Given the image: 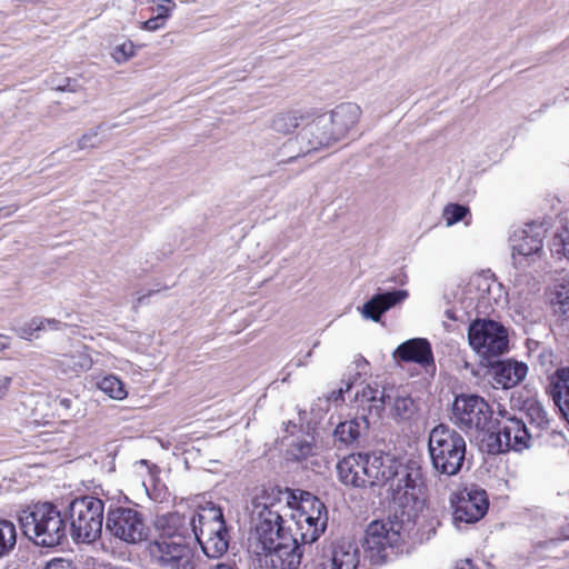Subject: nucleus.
<instances>
[{
	"label": "nucleus",
	"instance_id": "nucleus-1",
	"mask_svg": "<svg viewBox=\"0 0 569 569\" xmlns=\"http://www.w3.org/2000/svg\"><path fill=\"white\" fill-rule=\"evenodd\" d=\"M192 538L209 558H219L228 550L229 535L220 508L211 506L189 516L172 512L163 517L161 533L148 545L151 563L158 569H196Z\"/></svg>",
	"mask_w": 569,
	"mask_h": 569
},
{
	"label": "nucleus",
	"instance_id": "nucleus-2",
	"mask_svg": "<svg viewBox=\"0 0 569 569\" xmlns=\"http://www.w3.org/2000/svg\"><path fill=\"white\" fill-rule=\"evenodd\" d=\"M19 521L24 536L37 546L52 548L67 538L66 517L51 502L36 503L22 510Z\"/></svg>",
	"mask_w": 569,
	"mask_h": 569
},
{
	"label": "nucleus",
	"instance_id": "nucleus-3",
	"mask_svg": "<svg viewBox=\"0 0 569 569\" xmlns=\"http://www.w3.org/2000/svg\"><path fill=\"white\" fill-rule=\"evenodd\" d=\"M415 523L399 519L398 511L387 519L371 521L365 533L363 546L373 563L385 562L407 539L413 536Z\"/></svg>",
	"mask_w": 569,
	"mask_h": 569
},
{
	"label": "nucleus",
	"instance_id": "nucleus-4",
	"mask_svg": "<svg viewBox=\"0 0 569 569\" xmlns=\"http://www.w3.org/2000/svg\"><path fill=\"white\" fill-rule=\"evenodd\" d=\"M68 532L76 543L90 545L102 533L104 502L92 495L73 498L67 506Z\"/></svg>",
	"mask_w": 569,
	"mask_h": 569
},
{
	"label": "nucleus",
	"instance_id": "nucleus-5",
	"mask_svg": "<svg viewBox=\"0 0 569 569\" xmlns=\"http://www.w3.org/2000/svg\"><path fill=\"white\" fill-rule=\"evenodd\" d=\"M466 440L453 428L440 423L429 433L428 450L433 469L446 476H456L466 459Z\"/></svg>",
	"mask_w": 569,
	"mask_h": 569
},
{
	"label": "nucleus",
	"instance_id": "nucleus-6",
	"mask_svg": "<svg viewBox=\"0 0 569 569\" xmlns=\"http://www.w3.org/2000/svg\"><path fill=\"white\" fill-rule=\"evenodd\" d=\"M292 492L279 487L263 488L252 499L251 518L254 522L256 533L266 537L272 528L283 526V517L290 509Z\"/></svg>",
	"mask_w": 569,
	"mask_h": 569
},
{
	"label": "nucleus",
	"instance_id": "nucleus-7",
	"mask_svg": "<svg viewBox=\"0 0 569 569\" xmlns=\"http://www.w3.org/2000/svg\"><path fill=\"white\" fill-rule=\"evenodd\" d=\"M257 535L256 552L263 556V561L272 569H296L301 562L302 550L298 539L287 535L284 526L272 528L264 535Z\"/></svg>",
	"mask_w": 569,
	"mask_h": 569
},
{
	"label": "nucleus",
	"instance_id": "nucleus-8",
	"mask_svg": "<svg viewBox=\"0 0 569 569\" xmlns=\"http://www.w3.org/2000/svg\"><path fill=\"white\" fill-rule=\"evenodd\" d=\"M391 499L399 508V519H409L417 525L419 512L426 507L423 481L419 468L408 466L390 485Z\"/></svg>",
	"mask_w": 569,
	"mask_h": 569
},
{
	"label": "nucleus",
	"instance_id": "nucleus-9",
	"mask_svg": "<svg viewBox=\"0 0 569 569\" xmlns=\"http://www.w3.org/2000/svg\"><path fill=\"white\" fill-rule=\"evenodd\" d=\"M360 562V549L357 542L340 539L323 542L316 547L307 569H357Z\"/></svg>",
	"mask_w": 569,
	"mask_h": 569
},
{
	"label": "nucleus",
	"instance_id": "nucleus-10",
	"mask_svg": "<svg viewBox=\"0 0 569 569\" xmlns=\"http://www.w3.org/2000/svg\"><path fill=\"white\" fill-rule=\"evenodd\" d=\"M302 545L315 542L327 527L328 516L325 503L316 496L305 492L296 513L291 515Z\"/></svg>",
	"mask_w": 569,
	"mask_h": 569
},
{
	"label": "nucleus",
	"instance_id": "nucleus-11",
	"mask_svg": "<svg viewBox=\"0 0 569 569\" xmlns=\"http://www.w3.org/2000/svg\"><path fill=\"white\" fill-rule=\"evenodd\" d=\"M492 410L488 402L477 395L457 396L452 405V422L465 431L490 429Z\"/></svg>",
	"mask_w": 569,
	"mask_h": 569
},
{
	"label": "nucleus",
	"instance_id": "nucleus-12",
	"mask_svg": "<svg viewBox=\"0 0 569 569\" xmlns=\"http://www.w3.org/2000/svg\"><path fill=\"white\" fill-rule=\"evenodd\" d=\"M470 347L482 358L498 357L508 350V333L493 320H476L469 326Z\"/></svg>",
	"mask_w": 569,
	"mask_h": 569
},
{
	"label": "nucleus",
	"instance_id": "nucleus-13",
	"mask_svg": "<svg viewBox=\"0 0 569 569\" xmlns=\"http://www.w3.org/2000/svg\"><path fill=\"white\" fill-rule=\"evenodd\" d=\"M106 529L114 538L131 545L146 540L149 532L143 515L129 507H117L108 510Z\"/></svg>",
	"mask_w": 569,
	"mask_h": 569
},
{
	"label": "nucleus",
	"instance_id": "nucleus-14",
	"mask_svg": "<svg viewBox=\"0 0 569 569\" xmlns=\"http://www.w3.org/2000/svg\"><path fill=\"white\" fill-rule=\"evenodd\" d=\"M450 505L453 509V525L457 529H461L462 525L478 522L486 516L489 499L485 489L471 486L452 493Z\"/></svg>",
	"mask_w": 569,
	"mask_h": 569
},
{
	"label": "nucleus",
	"instance_id": "nucleus-15",
	"mask_svg": "<svg viewBox=\"0 0 569 569\" xmlns=\"http://www.w3.org/2000/svg\"><path fill=\"white\" fill-rule=\"evenodd\" d=\"M546 229L539 223H527L510 237L513 264L525 268L541 258Z\"/></svg>",
	"mask_w": 569,
	"mask_h": 569
},
{
	"label": "nucleus",
	"instance_id": "nucleus-16",
	"mask_svg": "<svg viewBox=\"0 0 569 569\" xmlns=\"http://www.w3.org/2000/svg\"><path fill=\"white\" fill-rule=\"evenodd\" d=\"M298 139L303 153L329 147L340 140L339 137L336 136V131L332 128V120L327 117V113L317 117L312 122L308 123L299 133Z\"/></svg>",
	"mask_w": 569,
	"mask_h": 569
},
{
	"label": "nucleus",
	"instance_id": "nucleus-17",
	"mask_svg": "<svg viewBox=\"0 0 569 569\" xmlns=\"http://www.w3.org/2000/svg\"><path fill=\"white\" fill-rule=\"evenodd\" d=\"M366 477L368 486L385 485L393 481L401 473L402 468H408L400 463L393 456L383 452L365 453Z\"/></svg>",
	"mask_w": 569,
	"mask_h": 569
},
{
	"label": "nucleus",
	"instance_id": "nucleus-18",
	"mask_svg": "<svg viewBox=\"0 0 569 569\" xmlns=\"http://www.w3.org/2000/svg\"><path fill=\"white\" fill-rule=\"evenodd\" d=\"M498 451H522L529 447L530 433L526 423L516 417H509L498 427L496 433Z\"/></svg>",
	"mask_w": 569,
	"mask_h": 569
},
{
	"label": "nucleus",
	"instance_id": "nucleus-19",
	"mask_svg": "<svg viewBox=\"0 0 569 569\" xmlns=\"http://www.w3.org/2000/svg\"><path fill=\"white\" fill-rule=\"evenodd\" d=\"M393 357L425 368L435 365L431 345L425 338H413L400 343L395 350Z\"/></svg>",
	"mask_w": 569,
	"mask_h": 569
},
{
	"label": "nucleus",
	"instance_id": "nucleus-20",
	"mask_svg": "<svg viewBox=\"0 0 569 569\" xmlns=\"http://www.w3.org/2000/svg\"><path fill=\"white\" fill-rule=\"evenodd\" d=\"M407 297L408 292L402 289L376 293L362 306L361 315L365 319L378 322L385 312L405 301Z\"/></svg>",
	"mask_w": 569,
	"mask_h": 569
},
{
	"label": "nucleus",
	"instance_id": "nucleus-21",
	"mask_svg": "<svg viewBox=\"0 0 569 569\" xmlns=\"http://www.w3.org/2000/svg\"><path fill=\"white\" fill-rule=\"evenodd\" d=\"M365 453H352L337 463L339 480L356 488L368 487L366 475Z\"/></svg>",
	"mask_w": 569,
	"mask_h": 569
},
{
	"label": "nucleus",
	"instance_id": "nucleus-22",
	"mask_svg": "<svg viewBox=\"0 0 569 569\" xmlns=\"http://www.w3.org/2000/svg\"><path fill=\"white\" fill-rule=\"evenodd\" d=\"M493 382L502 389H510L525 380L528 367L516 360H500L491 366Z\"/></svg>",
	"mask_w": 569,
	"mask_h": 569
},
{
	"label": "nucleus",
	"instance_id": "nucleus-23",
	"mask_svg": "<svg viewBox=\"0 0 569 569\" xmlns=\"http://www.w3.org/2000/svg\"><path fill=\"white\" fill-rule=\"evenodd\" d=\"M360 116V107L352 102L341 103L327 113V117L332 120V128L340 140L358 123Z\"/></svg>",
	"mask_w": 569,
	"mask_h": 569
},
{
	"label": "nucleus",
	"instance_id": "nucleus-24",
	"mask_svg": "<svg viewBox=\"0 0 569 569\" xmlns=\"http://www.w3.org/2000/svg\"><path fill=\"white\" fill-rule=\"evenodd\" d=\"M386 405L391 406L390 415L397 421H408L417 412L415 400L400 389H388Z\"/></svg>",
	"mask_w": 569,
	"mask_h": 569
},
{
	"label": "nucleus",
	"instance_id": "nucleus-25",
	"mask_svg": "<svg viewBox=\"0 0 569 569\" xmlns=\"http://www.w3.org/2000/svg\"><path fill=\"white\" fill-rule=\"evenodd\" d=\"M549 392L569 422V367L557 369L550 377Z\"/></svg>",
	"mask_w": 569,
	"mask_h": 569
},
{
	"label": "nucleus",
	"instance_id": "nucleus-26",
	"mask_svg": "<svg viewBox=\"0 0 569 569\" xmlns=\"http://www.w3.org/2000/svg\"><path fill=\"white\" fill-rule=\"evenodd\" d=\"M288 459L301 461L317 453L315 437L309 433L290 435L283 438Z\"/></svg>",
	"mask_w": 569,
	"mask_h": 569
},
{
	"label": "nucleus",
	"instance_id": "nucleus-27",
	"mask_svg": "<svg viewBox=\"0 0 569 569\" xmlns=\"http://www.w3.org/2000/svg\"><path fill=\"white\" fill-rule=\"evenodd\" d=\"M56 361L58 368L64 375H78L88 371L93 362L86 346L74 349L70 353L60 355Z\"/></svg>",
	"mask_w": 569,
	"mask_h": 569
},
{
	"label": "nucleus",
	"instance_id": "nucleus-28",
	"mask_svg": "<svg viewBox=\"0 0 569 569\" xmlns=\"http://www.w3.org/2000/svg\"><path fill=\"white\" fill-rule=\"evenodd\" d=\"M369 429V420L362 415L351 420L340 422L335 429V437L342 443L351 445Z\"/></svg>",
	"mask_w": 569,
	"mask_h": 569
},
{
	"label": "nucleus",
	"instance_id": "nucleus-29",
	"mask_svg": "<svg viewBox=\"0 0 569 569\" xmlns=\"http://www.w3.org/2000/svg\"><path fill=\"white\" fill-rule=\"evenodd\" d=\"M389 388L379 389L377 386L367 385L357 390L355 400L360 405L369 403V412L380 416L386 406V396Z\"/></svg>",
	"mask_w": 569,
	"mask_h": 569
},
{
	"label": "nucleus",
	"instance_id": "nucleus-30",
	"mask_svg": "<svg viewBox=\"0 0 569 569\" xmlns=\"http://www.w3.org/2000/svg\"><path fill=\"white\" fill-rule=\"evenodd\" d=\"M67 325L56 319L32 318L22 326L13 328L14 332L24 340L38 337V332L44 330H62Z\"/></svg>",
	"mask_w": 569,
	"mask_h": 569
},
{
	"label": "nucleus",
	"instance_id": "nucleus-31",
	"mask_svg": "<svg viewBox=\"0 0 569 569\" xmlns=\"http://www.w3.org/2000/svg\"><path fill=\"white\" fill-rule=\"evenodd\" d=\"M17 528L7 519H0V560L10 556L17 546Z\"/></svg>",
	"mask_w": 569,
	"mask_h": 569
},
{
	"label": "nucleus",
	"instance_id": "nucleus-32",
	"mask_svg": "<svg viewBox=\"0 0 569 569\" xmlns=\"http://www.w3.org/2000/svg\"><path fill=\"white\" fill-rule=\"evenodd\" d=\"M540 290L538 282L528 274H519L515 278L512 295L523 301H531L532 297Z\"/></svg>",
	"mask_w": 569,
	"mask_h": 569
},
{
	"label": "nucleus",
	"instance_id": "nucleus-33",
	"mask_svg": "<svg viewBox=\"0 0 569 569\" xmlns=\"http://www.w3.org/2000/svg\"><path fill=\"white\" fill-rule=\"evenodd\" d=\"M53 405L58 413L66 418H77L83 416L81 409V401L78 397H61L58 396L53 400Z\"/></svg>",
	"mask_w": 569,
	"mask_h": 569
},
{
	"label": "nucleus",
	"instance_id": "nucleus-34",
	"mask_svg": "<svg viewBox=\"0 0 569 569\" xmlns=\"http://www.w3.org/2000/svg\"><path fill=\"white\" fill-rule=\"evenodd\" d=\"M99 388L112 399L122 400L127 397L123 382L116 376H108L101 379Z\"/></svg>",
	"mask_w": 569,
	"mask_h": 569
},
{
	"label": "nucleus",
	"instance_id": "nucleus-35",
	"mask_svg": "<svg viewBox=\"0 0 569 569\" xmlns=\"http://www.w3.org/2000/svg\"><path fill=\"white\" fill-rule=\"evenodd\" d=\"M298 120L296 112L279 113L272 120V129L283 134L290 133L298 127Z\"/></svg>",
	"mask_w": 569,
	"mask_h": 569
},
{
	"label": "nucleus",
	"instance_id": "nucleus-36",
	"mask_svg": "<svg viewBox=\"0 0 569 569\" xmlns=\"http://www.w3.org/2000/svg\"><path fill=\"white\" fill-rule=\"evenodd\" d=\"M148 2L152 4L149 8L151 13L161 18L166 22L171 17L173 10L177 7L173 0H148Z\"/></svg>",
	"mask_w": 569,
	"mask_h": 569
},
{
	"label": "nucleus",
	"instance_id": "nucleus-37",
	"mask_svg": "<svg viewBox=\"0 0 569 569\" xmlns=\"http://www.w3.org/2000/svg\"><path fill=\"white\" fill-rule=\"evenodd\" d=\"M551 250L569 260V227L562 228L555 234Z\"/></svg>",
	"mask_w": 569,
	"mask_h": 569
},
{
	"label": "nucleus",
	"instance_id": "nucleus-38",
	"mask_svg": "<svg viewBox=\"0 0 569 569\" xmlns=\"http://www.w3.org/2000/svg\"><path fill=\"white\" fill-rule=\"evenodd\" d=\"M468 212L469 209L467 207L458 203H452L445 207L442 216L443 219L446 220L447 226H452L461 221Z\"/></svg>",
	"mask_w": 569,
	"mask_h": 569
},
{
	"label": "nucleus",
	"instance_id": "nucleus-39",
	"mask_svg": "<svg viewBox=\"0 0 569 569\" xmlns=\"http://www.w3.org/2000/svg\"><path fill=\"white\" fill-rule=\"evenodd\" d=\"M103 130V126H99L96 129L89 130L78 140V149L83 150L87 148H97L101 146L102 138H100V132Z\"/></svg>",
	"mask_w": 569,
	"mask_h": 569
},
{
	"label": "nucleus",
	"instance_id": "nucleus-40",
	"mask_svg": "<svg viewBox=\"0 0 569 569\" xmlns=\"http://www.w3.org/2000/svg\"><path fill=\"white\" fill-rule=\"evenodd\" d=\"M134 54V44L132 41H124L113 48L112 57L117 63L129 60Z\"/></svg>",
	"mask_w": 569,
	"mask_h": 569
},
{
	"label": "nucleus",
	"instance_id": "nucleus-41",
	"mask_svg": "<svg viewBox=\"0 0 569 569\" xmlns=\"http://www.w3.org/2000/svg\"><path fill=\"white\" fill-rule=\"evenodd\" d=\"M528 416L540 428L548 423L547 411L539 403L531 405L528 408Z\"/></svg>",
	"mask_w": 569,
	"mask_h": 569
},
{
	"label": "nucleus",
	"instance_id": "nucleus-42",
	"mask_svg": "<svg viewBox=\"0 0 569 569\" xmlns=\"http://www.w3.org/2000/svg\"><path fill=\"white\" fill-rule=\"evenodd\" d=\"M166 26V21L152 14L151 18L142 22L141 29L147 31H157Z\"/></svg>",
	"mask_w": 569,
	"mask_h": 569
},
{
	"label": "nucleus",
	"instance_id": "nucleus-43",
	"mask_svg": "<svg viewBox=\"0 0 569 569\" xmlns=\"http://www.w3.org/2000/svg\"><path fill=\"white\" fill-rule=\"evenodd\" d=\"M352 387V382L350 381H347L346 382V387H341L339 390L337 391H333L331 393V396L329 397V400L336 402V403H339V402H342L343 401V393L349 391Z\"/></svg>",
	"mask_w": 569,
	"mask_h": 569
},
{
	"label": "nucleus",
	"instance_id": "nucleus-44",
	"mask_svg": "<svg viewBox=\"0 0 569 569\" xmlns=\"http://www.w3.org/2000/svg\"><path fill=\"white\" fill-rule=\"evenodd\" d=\"M18 209H19V206L16 203L2 207V208H0V218H9L16 211H18Z\"/></svg>",
	"mask_w": 569,
	"mask_h": 569
},
{
	"label": "nucleus",
	"instance_id": "nucleus-45",
	"mask_svg": "<svg viewBox=\"0 0 569 569\" xmlns=\"http://www.w3.org/2000/svg\"><path fill=\"white\" fill-rule=\"evenodd\" d=\"M11 383V377L0 375V399L6 395Z\"/></svg>",
	"mask_w": 569,
	"mask_h": 569
},
{
	"label": "nucleus",
	"instance_id": "nucleus-46",
	"mask_svg": "<svg viewBox=\"0 0 569 569\" xmlns=\"http://www.w3.org/2000/svg\"><path fill=\"white\" fill-rule=\"evenodd\" d=\"M311 355H312L311 351L307 352L302 358L297 359L295 362L291 361L287 366V368L292 366V365H295L296 367H303V366H306L307 365V360L311 357Z\"/></svg>",
	"mask_w": 569,
	"mask_h": 569
},
{
	"label": "nucleus",
	"instance_id": "nucleus-47",
	"mask_svg": "<svg viewBox=\"0 0 569 569\" xmlns=\"http://www.w3.org/2000/svg\"><path fill=\"white\" fill-rule=\"evenodd\" d=\"M551 358H552V352L548 351V350H545L539 355V360L541 361L542 365H545L547 362L551 363Z\"/></svg>",
	"mask_w": 569,
	"mask_h": 569
},
{
	"label": "nucleus",
	"instance_id": "nucleus-48",
	"mask_svg": "<svg viewBox=\"0 0 569 569\" xmlns=\"http://www.w3.org/2000/svg\"><path fill=\"white\" fill-rule=\"evenodd\" d=\"M455 569H473L472 562L470 559L460 560Z\"/></svg>",
	"mask_w": 569,
	"mask_h": 569
},
{
	"label": "nucleus",
	"instance_id": "nucleus-49",
	"mask_svg": "<svg viewBox=\"0 0 569 569\" xmlns=\"http://www.w3.org/2000/svg\"><path fill=\"white\" fill-rule=\"evenodd\" d=\"M10 346V338L6 335L0 333V351L7 349Z\"/></svg>",
	"mask_w": 569,
	"mask_h": 569
},
{
	"label": "nucleus",
	"instance_id": "nucleus-50",
	"mask_svg": "<svg viewBox=\"0 0 569 569\" xmlns=\"http://www.w3.org/2000/svg\"><path fill=\"white\" fill-rule=\"evenodd\" d=\"M152 292H153V291H149L147 295H141V296H139V297L137 298V301H136L134 307H139V306H141V305L144 302V300L151 296V293H152Z\"/></svg>",
	"mask_w": 569,
	"mask_h": 569
},
{
	"label": "nucleus",
	"instance_id": "nucleus-51",
	"mask_svg": "<svg viewBox=\"0 0 569 569\" xmlns=\"http://www.w3.org/2000/svg\"><path fill=\"white\" fill-rule=\"evenodd\" d=\"M446 315L449 319L453 320V321H458V320H461V317L457 315V312L455 310H447L446 311Z\"/></svg>",
	"mask_w": 569,
	"mask_h": 569
},
{
	"label": "nucleus",
	"instance_id": "nucleus-52",
	"mask_svg": "<svg viewBox=\"0 0 569 569\" xmlns=\"http://www.w3.org/2000/svg\"><path fill=\"white\" fill-rule=\"evenodd\" d=\"M71 81L68 79L67 80V84L64 86H57V90H61V91H66V90H70V91H74V88H71Z\"/></svg>",
	"mask_w": 569,
	"mask_h": 569
},
{
	"label": "nucleus",
	"instance_id": "nucleus-53",
	"mask_svg": "<svg viewBox=\"0 0 569 569\" xmlns=\"http://www.w3.org/2000/svg\"><path fill=\"white\" fill-rule=\"evenodd\" d=\"M212 569H236L234 567L232 566H229V565H223V563H220V565H217L214 568Z\"/></svg>",
	"mask_w": 569,
	"mask_h": 569
}]
</instances>
